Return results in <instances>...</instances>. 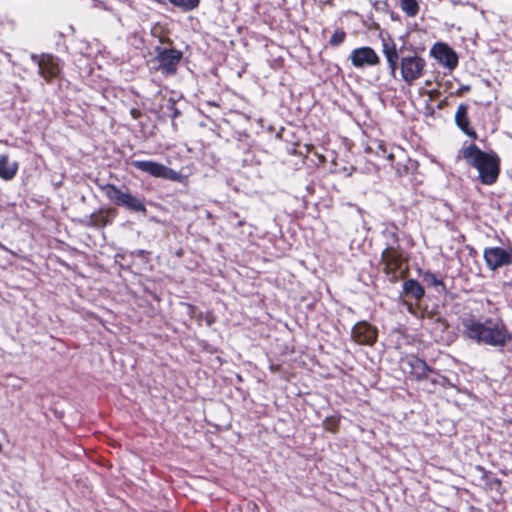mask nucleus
Returning a JSON list of instances; mask_svg holds the SVG:
<instances>
[{
	"label": "nucleus",
	"instance_id": "19",
	"mask_svg": "<svg viewBox=\"0 0 512 512\" xmlns=\"http://www.w3.org/2000/svg\"><path fill=\"white\" fill-rule=\"evenodd\" d=\"M383 236L386 239L385 246L390 247H398L399 244V237L397 234V228L395 226H392L390 228H386L383 231Z\"/></svg>",
	"mask_w": 512,
	"mask_h": 512
},
{
	"label": "nucleus",
	"instance_id": "3",
	"mask_svg": "<svg viewBox=\"0 0 512 512\" xmlns=\"http://www.w3.org/2000/svg\"><path fill=\"white\" fill-rule=\"evenodd\" d=\"M104 195L115 205L124 207L130 212L146 213V205L142 198L132 195L128 189L122 190L114 184L101 186Z\"/></svg>",
	"mask_w": 512,
	"mask_h": 512
},
{
	"label": "nucleus",
	"instance_id": "2",
	"mask_svg": "<svg viewBox=\"0 0 512 512\" xmlns=\"http://www.w3.org/2000/svg\"><path fill=\"white\" fill-rule=\"evenodd\" d=\"M461 154L467 164L478 171V179L482 184L490 186L497 182L501 160L496 152L483 151L471 143L463 146Z\"/></svg>",
	"mask_w": 512,
	"mask_h": 512
},
{
	"label": "nucleus",
	"instance_id": "5",
	"mask_svg": "<svg viewBox=\"0 0 512 512\" xmlns=\"http://www.w3.org/2000/svg\"><path fill=\"white\" fill-rule=\"evenodd\" d=\"M426 61L417 53L402 56L400 59L401 79L408 85H412L422 77Z\"/></svg>",
	"mask_w": 512,
	"mask_h": 512
},
{
	"label": "nucleus",
	"instance_id": "28",
	"mask_svg": "<svg viewBox=\"0 0 512 512\" xmlns=\"http://www.w3.org/2000/svg\"><path fill=\"white\" fill-rule=\"evenodd\" d=\"M0 249L7 250V248L0 242Z\"/></svg>",
	"mask_w": 512,
	"mask_h": 512
},
{
	"label": "nucleus",
	"instance_id": "8",
	"mask_svg": "<svg viewBox=\"0 0 512 512\" xmlns=\"http://www.w3.org/2000/svg\"><path fill=\"white\" fill-rule=\"evenodd\" d=\"M31 60L37 64L39 74L47 81L59 75L61 68L59 59L50 54L31 55Z\"/></svg>",
	"mask_w": 512,
	"mask_h": 512
},
{
	"label": "nucleus",
	"instance_id": "10",
	"mask_svg": "<svg viewBox=\"0 0 512 512\" xmlns=\"http://www.w3.org/2000/svg\"><path fill=\"white\" fill-rule=\"evenodd\" d=\"M431 55L445 68L453 70L458 65L456 52L446 43H436L430 51Z\"/></svg>",
	"mask_w": 512,
	"mask_h": 512
},
{
	"label": "nucleus",
	"instance_id": "24",
	"mask_svg": "<svg viewBox=\"0 0 512 512\" xmlns=\"http://www.w3.org/2000/svg\"><path fill=\"white\" fill-rule=\"evenodd\" d=\"M171 109L173 110L172 118H177L180 115V112L175 108L174 103L171 104Z\"/></svg>",
	"mask_w": 512,
	"mask_h": 512
},
{
	"label": "nucleus",
	"instance_id": "4",
	"mask_svg": "<svg viewBox=\"0 0 512 512\" xmlns=\"http://www.w3.org/2000/svg\"><path fill=\"white\" fill-rule=\"evenodd\" d=\"M155 59L157 63L155 69L164 76H173L177 73L178 66L183 58V53L175 48H164L157 46L155 48Z\"/></svg>",
	"mask_w": 512,
	"mask_h": 512
},
{
	"label": "nucleus",
	"instance_id": "18",
	"mask_svg": "<svg viewBox=\"0 0 512 512\" xmlns=\"http://www.w3.org/2000/svg\"><path fill=\"white\" fill-rule=\"evenodd\" d=\"M403 290L406 294L412 296L416 300H419L424 296V288L417 280L414 279L406 280L403 284Z\"/></svg>",
	"mask_w": 512,
	"mask_h": 512
},
{
	"label": "nucleus",
	"instance_id": "1",
	"mask_svg": "<svg viewBox=\"0 0 512 512\" xmlns=\"http://www.w3.org/2000/svg\"><path fill=\"white\" fill-rule=\"evenodd\" d=\"M462 334L479 345L503 348L512 341V334L500 318H486L483 321L474 316L461 319Z\"/></svg>",
	"mask_w": 512,
	"mask_h": 512
},
{
	"label": "nucleus",
	"instance_id": "16",
	"mask_svg": "<svg viewBox=\"0 0 512 512\" xmlns=\"http://www.w3.org/2000/svg\"><path fill=\"white\" fill-rule=\"evenodd\" d=\"M115 216L114 209L100 210L97 213H92L89 216L87 225L95 228H102L110 224Z\"/></svg>",
	"mask_w": 512,
	"mask_h": 512
},
{
	"label": "nucleus",
	"instance_id": "11",
	"mask_svg": "<svg viewBox=\"0 0 512 512\" xmlns=\"http://www.w3.org/2000/svg\"><path fill=\"white\" fill-rule=\"evenodd\" d=\"M349 58L356 68L375 66L380 63V58L375 50L368 46L353 49Z\"/></svg>",
	"mask_w": 512,
	"mask_h": 512
},
{
	"label": "nucleus",
	"instance_id": "23",
	"mask_svg": "<svg viewBox=\"0 0 512 512\" xmlns=\"http://www.w3.org/2000/svg\"><path fill=\"white\" fill-rule=\"evenodd\" d=\"M346 38V33L343 30H336L331 36L329 43L332 46H339L344 42Z\"/></svg>",
	"mask_w": 512,
	"mask_h": 512
},
{
	"label": "nucleus",
	"instance_id": "20",
	"mask_svg": "<svg viewBox=\"0 0 512 512\" xmlns=\"http://www.w3.org/2000/svg\"><path fill=\"white\" fill-rule=\"evenodd\" d=\"M169 2L184 11H191L198 7L200 0H169Z\"/></svg>",
	"mask_w": 512,
	"mask_h": 512
},
{
	"label": "nucleus",
	"instance_id": "21",
	"mask_svg": "<svg viewBox=\"0 0 512 512\" xmlns=\"http://www.w3.org/2000/svg\"><path fill=\"white\" fill-rule=\"evenodd\" d=\"M401 8L410 17L415 16L419 10L416 0H401Z\"/></svg>",
	"mask_w": 512,
	"mask_h": 512
},
{
	"label": "nucleus",
	"instance_id": "15",
	"mask_svg": "<svg viewBox=\"0 0 512 512\" xmlns=\"http://www.w3.org/2000/svg\"><path fill=\"white\" fill-rule=\"evenodd\" d=\"M455 123L457 127L472 139L477 138L476 131L470 127V121L468 118V105L460 104L455 113Z\"/></svg>",
	"mask_w": 512,
	"mask_h": 512
},
{
	"label": "nucleus",
	"instance_id": "9",
	"mask_svg": "<svg viewBox=\"0 0 512 512\" xmlns=\"http://www.w3.org/2000/svg\"><path fill=\"white\" fill-rule=\"evenodd\" d=\"M351 337L360 345L373 346L377 341L378 330L368 322L360 321L352 327Z\"/></svg>",
	"mask_w": 512,
	"mask_h": 512
},
{
	"label": "nucleus",
	"instance_id": "13",
	"mask_svg": "<svg viewBox=\"0 0 512 512\" xmlns=\"http://www.w3.org/2000/svg\"><path fill=\"white\" fill-rule=\"evenodd\" d=\"M484 259L487 266L492 270L509 265L512 262L511 255L505 249L500 247L485 249Z\"/></svg>",
	"mask_w": 512,
	"mask_h": 512
},
{
	"label": "nucleus",
	"instance_id": "6",
	"mask_svg": "<svg viewBox=\"0 0 512 512\" xmlns=\"http://www.w3.org/2000/svg\"><path fill=\"white\" fill-rule=\"evenodd\" d=\"M131 165L150 176L170 181H181V174L177 171L152 160H133Z\"/></svg>",
	"mask_w": 512,
	"mask_h": 512
},
{
	"label": "nucleus",
	"instance_id": "17",
	"mask_svg": "<svg viewBox=\"0 0 512 512\" xmlns=\"http://www.w3.org/2000/svg\"><path fill=\"white\" fill-rule=\"evenodd\" d=\"M19 169L16 161H10L7 154L0 155V178L6 181L12 180Z\"/></svg>",
	"mask_w": 512,
	"mask_h": 512
},
{
	"label": "nucleus",
	"instance_id": "7",
	"mask_svg": "<svg viewBox=\"0 0 512 512\" xmlns=\"http://www.w3.org/2000/svg\"><path fill=\"white\" fill-rule=\"evenodd\" d=\"M381 261L384 265L383 271L385 274L396 278L397 271L401 269L404 261V250L400 245L398 247H385L381 253Z\"/></svg>",
	"mask_w": 512,
	"mask_h": 512
},
{
	"label": "nucleus",
	"instance_id": "26",
	"mask_svg": "<svg viewBox=\"0 0 512 512\" xmlns=\"http://www.w3.org/2000/svg\"><path fill=\"white\" fill-rule=\"evenodd\" d=\"M146 253H147V252H146L145 250H142V249H140V250H137V251H136V254H137L138 256H144Z\"/></svg>",
	"mask_w": 512,
	"mask_h": 512
},
{
	"label": "nucleus",
	"instance_id": "27",
	"mask_svg": "<svg viewBox=\"0 0 512 512\" xmlns=\"http://www.w3.org/2000/svg\"><path fill=\"white\" fill-rule=\"evenodd\" d=\"M335 425H336V422L333 421V426H328L327 429L330 430V431H334L335 430V428H334Z\"/></svg>",
	"mask_w": 512,
	"mask_h": 512
},
{
	"label": "nucleus",
	"instance_id": "14",
	"mask_svg": "<svg viewBox=\"0 0 512 512\" xmlns=\"http://www.w3.org/2000/svg\"><path fill=\"white\" fill-rule=\"evenodd\" d=\"M382 53L386 58L390 74L395 77L399 55L396 44L390 37L382 38Z\"/></svg>",
	"mask_w": 512,
	"mask_h": 512
},
{
	"label": "nucleus",
	"instance_id": "12",
	"mask_svg": "<svg viewBox=\"0 0 512 512\" xmlns=\"http://www.w3.org/2000/svg\"><path fill=\"white\" fill-rule=\"evenodd\" d=\"M403 370L411 374L416 380H423L428 377L432 369L427 363L417 356H408L402 360Z\"/></svg>",
	"mask_w": 512,
	"mask_h": 512
},
{
	"label": "nucleus",
	"instance_id": "25",
	"mask_svg": "<svg viewBox=\"0 0 512 512\" xmlns=\"http://www.w3.org/2000/svg\"><path fill=\"white\" fill-rule=\"evenodd\" d=\"M469 90H470V86L464 85L459 89V92H465V91H469Z\"/></svg>",
	"mask_w": 512,
	"mask_h": 512
},
{
	"label": "nucleus",
	"instance_id": "22",
	"mask_svg": "<svg viewBox=\"0 0 512 512\" xmlns=\"http://www.w3.org/2000/svg\"><path fill=\"white\" fill-rule=\"evenodd\" d=\"M423 280L427 284L436 288L438 291H439V288H441L442 290H445V285H444L443 281L438 279L437 276L430 271H427L423 274Z\"/></svg>",
	"mask_w": 512,
	"mask_h": 512
}]
</instances>
